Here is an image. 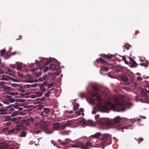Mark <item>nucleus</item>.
Returning <instances> with one entry per match:
<instances>
[{"label":"nucleus","instance_id":"f257e3e1","mask_svg":"<svg viewBox=\"0 0 149 149\" xmlns=\"http://www.w3.org/2000/svg\"><path fill=\"white\" fill-rule=\"evenodd\" d=\"M121 120L120 117L118 116L116 117L114 119L111 120V125L115 124V125L113 126V127L118 130H121L123 132H124V129H129L131 128L132 125H128L127 126H125L121 124H118V123Z\"/></svg>","mask_w":149,"mask_h":149},{"label":"nucleus","instance_id":"f03ea898","mask_svg":"<svg viewBox=\"0 0 149 149\" xmlns=\"http://www.w3.org/2000/svg\"><path fill=\"white\" fill-rule=\"evenodd\" d=\"M118 105L117 104H115L110 102H108L107 103V106H104L103 107L104 109L106 111H109V108L114 111H123L125 109L123 108H120L119 109L118 108Z\"/></svg>","mask_w":149,"mask_h":149},{"label":"nucleus","instance_id":"7ed1b4c3","mask_svg":"<svg viewBox=\"0 0 149 149\" xmlns=\"http://www.w3.org/2000/svg\"><path fill=\"white\" fill-rule=\"evenodd\" d=\"M141 96L143 97H149V85L147 84L145 87V89L140 88L139 90Z\"/></svg>","mask_w":149,"mask_h":149},{"label":"nucleus","instance_id":"20e7f679","mask_svg":"<svg viewBox=\"0 0 149 149\" xmlns=\"http://www.w3.org/2000/svg\"><path fill=\"white\" fill-rule=\"evenodd\" d=\"M43 111H42L40 113V116H42V117H44V119H47L49 118V116L50 109L47 108H45L43 109Z\"/></svg>","mask_w":149,"mask_h":149},{"label":"nucleus","instance_id":"39448f33","mask_svg":"<svg viewBox=\"0 0 149 149\" xmlns=\"http://www.w3.org/2000/svg\"><path fill=\"white\" fill-rule=\"evenodd\" d=\"M100 124L103 125H111V121L108 118H102L100 122Z\"/></svg>","mask_w":149,"mask_h":149},{"label":"nucleus","instance_id":"423d86ee","mask_svg":"<svg viewBox=\"0 0 149 149\" xmlns=\"http://www.w3.org/2000/svg\"><path fill=\"white\" fill-rule=\"evenodd\" d=\"M33 77L32 75L28 74L24 76V82L26 83H32L34 82V80L33 79Z\"/></svg>","mask_w":149,"mask_h":149},{"label":"nucleus","instance_id":"0eeeda50","mask_svg":"<svg viewBox=\"0 0 149 149\" xmlns=\"http://www.w3.org/2000/svg\"><path fill=\"white\" fill-rule=\"evenodd\" d=\"M8 97L6 99H4L2 101L5 104H8L10 103L14 102L15 99L12 98V97L8 96Z\"/></svg>","mask_w":149,"mask_h":149},{"label":"nucleus","instance_id":"6e6552de","mask_svg":"<svg viewBox=\"0 0 149 149\" xmlns=\"http://www.w3.org/2000/svg\"><path fill=\"white\" fill-rule=\"evenodd\" d=\"M91 95L92 98L96 96V99L98 102H102L101 96L98 94V93L94 92L92 91L91 93Z\"/></svg>","mask_w":149,"mask_h":149},{"label":"nucleus","instance_id":"1a4fd4ad","mask_svg":"<svg viewBox=\"0 0 149 149\" xmlns=\"http://www.w3.org/2000/svg\"><path fill=\"white\" fill-rule=\"evenodd\" d=\"M54 59V58H50L49 59H47V58H43V63L44 65H48L49 63Z\"/></svg>","mask_w":149,"mask_h":149},{"label":"nucleus","instance_id":"9d476101","mask_svg":"<svg viewBox=\"0 0 149 149\" xmlns=\"http://www.w3.org/2000/svg\"><path fill=\"white\" fill-rule=\"evenodd\" d=\"M96 61L97 62V63L96 64H98L100 63L105 65L109 64H107V62L105 60L102 58H100L99 59H97Z\"/></svg>","mask_w":149,"mask_h":149},{"label":"nucleus","instance_id":"9b49d317","mask_svg":"<svg viewBox=\"0 0 149 149\" xmlns=\"http://www.w3.org/2000/svg\"><path fill=\"white\" fill-rule=\"evenodd\" d=\"M34 120L33 118L32 117L27 118L26 119L22 120V122L24 124H27L30 123V122H33Z\"/></svg>","mask_w":149,"mask_h":149},{"label":"nucleus","instance_id":"f8f14e48","mask_svg":"<svg viewBox=\"0 0 149 149\" xmlns=\"http://www.w3.org/2000/svg\"><path fill=\"white\" fill-rule=\"evenodd\" d=\"M41 122H43V123L41 125V126L45 129H47V125L49 123V121L47 120H41Z\"/></svg>","mask_w":149,"mask_h":149},{"label":"nucleus","instance_id":"ddd939ff","mask_svg":"<svg viewBox=\"0 0 149 149\" xmlns=\"http://www.w3.org/2000/svg\"><path fill=\"white\" fill-rule=\"evenodd\" d=\"M110 136L107 134L104 135L101 139L104 142H106V141L110 139Z\"/></svg>","mask_w":149,"mask_h":149},{"label":"nucleus","instance_id":"4468645a","mask_svg":"<svg viewBox=\"0 0 149 149\" xmlns=\"http://www.w3.org/2000/svg\"><path fill=\"white\" fill-rule=\"evenodd\" d=\"M102 57L105 58L106 59L110 60L113 57V55H106L104 54H102L101 55Z\"/></svg>","mask_w":149,"mask_h":149},{"label":"nucleus","instance_id":"2eb2a0df","mask_svg":"<svg viewBox=\"0 0 149 149\" xmlns=\"http://www.w3.org/2000/svg\"><path fill=\"white\" fill-rule=\"evenodd\" d=\"M4 108H5V107H2V108H1L0 109V115L5 114L7 113V111L8 110Z\"/></svg>","mask_w":149,"mask_h":149},{"label":"nucleus","instance_id":"dca6fc26","mask_svg":"<svg viewBox=\"0 0 149 149\" xmlns=\"http://www.w3.org/2000/svg\"><path fill=\"white\" fill-rule=\"evenodd\" d=\"M84 109L82 108H81L79 111H77L75 112L76 113L78 116L80 115L81 114V112H82V116H84Z\"/></svg>","mask_w":149,"mask_h":149},{"label":"nucleus","instance_id":"f3484780","mask_svg":"<svg viewBox=\"0 0 149 149\" xmlns=\"http://www.w3.org/2000/svg\"><path fill=\"white\" fill-rule=\"evenodd\" d=\"M98 91V88L97 87L95 86H92V90H91L90 92V93L91 95V91H93L94 92L97 93Z\"/></svg>","mask_w":149,"mask_h":149},{"label":"nucleus","instance_id":"a211bd4d","mask_svg":"<svg viewBox=\"0 0 149 149\" xmlns=\"http://www.w3.org/2000/svg\"><path fill=\"white\" fill-rule=\"evenodd\" d=\"M17 73L19 76V78L24 79V76L23 75L22 72V71H18L17 72Z\"/></svg>","mask_w":149,"mask_h":149},{"label":"nucleus","instance_id":"6ab92c4d","mask_svg":"<svg viewBox=\"0 0 149 149\" xmlns=\"http://www.w3.org/2000/svg\"><path fill=\"white\" fill-rule=\"evenodd\" d=\"M26 132L25 131H22L20 133V134L18 136L19 137H24L26 136Z\"/></svg>","mask_w":149,"mask_h":149},{"label":"nucleus","instance_id":"aec40b11","mask_svg":"<svg viewBox=\"0 0 149 149\" xmlns=\"http://www.w3.org/2000/svg\"><path fill=\"white\" fill-rule=\"evenodd\" d=\"M101 134L100 132H97L95 134L92 135L91 136L94 138H98L100 135Z\"/></svg>","mask_w":149,"mask_h":149},{"label":"nucleus","instance_id":"412c9836","mask_svg":"<svg viewBox=\"0 0 149 149\" xmlns=\"http://www.w3.org/2000/svg\"><path fill=\"white\" fill-rule=\"evenodd\" d=\"M37 65L38 66L37 68H34V70H38V68L40 70H41L42 69L43 66L41 65L40 63L39 62L37 64Z\"/></svg>","mask_w":149,"mask_h":149},{"label":"nucleus","instance_id":"4be33fe9","mask_svg":"<svg viewBox=\"0 0 149 149\" xmlns=\"http://www.w3.org/2000/svg\"><path fill=\"white\" fill-rule=\"evenodd\" d=\"M53 127L55 130H58L59 127V125L58 123H55L53 124Z\"/></svg>","mask_w":149,"mask_h":149},{"label":"nucleus","instance_id":"5701e85b","mask_svg":"<svg viewBox=\"0 0 149 149\" xmlns=\"http://www.w3.org/2000/svg\"><path fill=\"white\" fill-rule=\"evenodd\" d=\"M121 78V80L124 82H127L128 80L127 77L125 76H122Z\"/></svg>","mask_w":149,"mask_h":149},{"label":"nucleus","instance_id":"b1692460","mask_svg":"<svg viewBox=\"0 0 149 149\" xmlns=\"http://www.w3.org/2000/svg\"><path fill=\"white\" fill-rule=\"evenodd\" d=\"M38 86L40 88V90L41 91H44L45 89V88L44 86H43V84H39Z\"/></svg>","mask_w":149,"mask_h":149},{"label":"nucleus","instance_id":"393cba45","mask_svg":"<svg viewBox=\"0 0 149 149\" xmlns=\"http://www.w3.org/2000/svg\"><path fill=\"white\" fill-rule=\"evenodd\" d=\"M15 132V128H14L11 130H8L7 133L8 135H10L12 133Z\"/></svg>","mask_w":149,"mask_h":149},{"label":"nucleus","instance_id":"a878e982","mask_svg":"<svg viewBox=\"0 0 149 149\" xmlns=\"http://www.w3.org/2000/svg\"><path fill=\"white\" fill-rule=\"evenodd\" d=\"M79 105L78 103H75L74 105L73 109L74 110L76 111L77 110L79 109Z\"/></svg>","mask_w":149,"mask_h":149},{"label":"nucleus","instance_id":"bb28decb","mask_svg":"<svg viewBox=\"0 0 149 149\" xmlns=\"http://www.w3.org/2000/svg\"><path fill=\"white\" fill-rule=\"evenodd\" d=\"M5 108L9 109V110L11 111H14V108L13 107V104L9 106L6 107Z\"/></svg>","mask_w":149,"mask_h":149},{"label":"nucleus","instance_id":"cd10ccee","mask_svg":"<svg viewBox=\"0 0 149 149\" xmlns=\"http://www.w3.org/2000/svg\"><path fill=\"white\" fill-rule=\"evenodd\" d=\"M22 67V65L20 64H16V68L17 70H21V69Z\"/></svg>","mask_w":149,"mask_h":149},{"label":"nucleus","instance_id":"c85d7f7f","mask_svg":"<svg viewBox=\"0 0 149 149\" xmlns=\"http://www.w3.org/2000/svg\"><path fill=\"white\" fill-rule=\"evenodd\" d=\"M58 142H59L60 145L61 146H66L65 143L64 142H63L62 141L60 140L58 141Z\"/></svg>","mask_w":149,"mask_h":149},{"label":"nucleus","instance_id":"c756f323","mask_svg":"<svg viewBox=\"0 0 149 149\" xmlns=\"http://www.w3.org/2000/svg\"><path fill=\"white\" fill-rule=\"evenodd\" d=\"M55 65L54 64L51 65L50 68V70H51L52 71H53L55 70Z\"/></svg>","mask_w":149,"mask_h":149},{"label":"nucleus","instance_id":"7c9ffc66","mask_svg":"<svg viewBox=\"0 0 149 149\" xmlns=\"http://www.w3.org/2000/svg\"><path fill=\"white\" fill-rule=\"evenodd\" d=\"M24 123L22 122V120H21V122L17 125L16 126L17 127H23V124Z\"/></svg>","mask_w":149,"mask_h":149},{"label":"nucleus","instance_id":"2f4dec72","mask_svg":"<svg viewBox=\"0 0 149 149\" xmlns=\"http://www.w3.org/2000/svg\"><path fill=\"white\" fill-rule=\"evenodd\" d=\"M6 50L4 49H3L0 51V53L1 54L0 55L1 56H2L5 53Z\"/></svg>","mask_w":149,"mask_h":149},{"label":"nucleus","instance_id":"473e14b6","mask_svg":"<svg viewBox=\"0 0 149 149\" xmlns=\"http://www.w3.org/2000/svg\"><path fill=\"white\" fill-rule=\"evenodd\" d=\"M101 69L102 70H103L104 71H106V72H107L109 70L108 68H107V67H103L102 66V67Z\"/></svg>","mask_w":149,"mask_h":149},{"label":"nucleus","instance_id":"72a5a7b5","mask_svg":"<svg viewBox=\"0 0 149 149\" xmlns=\"http://www.w3.org/2000/svg\"><path fill=\"white\" fill-rule=\"evenodd\" d=\"M42 93L40 91H38L36 93V95L38 97H40L42 95Z\"/></svg>","mask_w":149,"mask_h":149},{"label":"nucleus","instance_id":"f704fd0d","mask_svg":"<svg viewBox=\"0 0 149 149\" xmlns=\"http://www.w3.org/2000/svg\"><path fill=\"white\" fill-rule=\"evenodd\" d=\"M135 139L137 141H138V143H140L139 142V141L142 142L143 140V138H140L139 139H137L136 138H135Z\"/></svg>","mask_w":149,"mask_h":149},{"label":"nucleus","instance_id":"c9c22d12","mask_svg":"<svg viewBox=\"0 0 149 149\" xmlns=\"http://www.w3.org/2000/svg\"><path fill=\"white\" fill-rule=\"evenodd\" d=\"M11 86L13 87H19V85L16 84H11Z\"/></svg>","mask_w":149,"mask_h":149},{"label":"nucleus","instance_id":"e433bc0d","mask_svg":"<svg viewBox=\"0 0 149 149\" xmlns=\"http://www.w3.org/2000/svg\"><path fill=\"white\" fill-rule=\"evenodd\" d=\"M140 64L141 66H142L146 67H147L148 66V64L147 63H140Z\"/></svg>","mask_w":149,"mask_h":149},{"label":"nucleus","instance_id":"4c0bfd02","mask_svg":"<svg viewBox=\"0 0 149 149\" xmlns=\"http://www.w3.org/2000/svg\"><path fill=\"white\" fill-rule=\"evenodd\" d=\"M17 118H20L19 117H17L16 118H13L12 119V121L15 122Z\"/></svg>","mask_w":149,"mask_h":149},{"label":"nucleus","instance_id":"58836bf2","mask_svg":"<svg viewBox=\"0 0 149 149\" xmlns=\"http://www.w3.org/2000/svg\"><path fill=\"white\" fill-rule=\"evenodd\" d=\"M54 83H52L50 84H48V88H51L53 86H54Z\"/></svg>","mask_w":149,"mask_h":149},{"label":"nucleus","instance_id":"ea45409f","mask_svg":"<svg viewBox=\"0 0 149 149\" xmlns=\"http://www.w3.org/2000/svg\"><path fill=\"white\" fill-rule=\"evenodd\" d=\"M19 112L18 111H16L13 112L12 114L14 116L17 115Z\"/></svg>","mask_w":149,"mask_h":149},{"label":"nucleus","instance_id":"a19ab883","mask_svg":"<svg viewBox=\"0 0 149 149\" xmlns=\"http://www.w3.org/2000/svg\"><path fill=\"white\" fill-rule=\"evenodd\" d=\"M132 62V63L131 64V65L132 66V67H134L136 65H137V63H136V62H135V61L134 60Z\"/></svg>","mask_w":149,"mask_h":149},{"label":"nucleus","instance_id":"79ce46f5","mask_svg":"<svg viewBox=\"0 0 149 149\" xmlns=\"http://www.w3.org/2000/svg\"><path fill=\"white\" fill-rule=\"evenodd\" d=\"M65 124L67 126H70L71 124V121H69L68 122L66 123Z\"/></svg>","mask_w":149,"mask_h":149},{"label":"nucleus","instance_id":"37998d69","mask_svg":"<svg viewBox=\"0 0 149 149\" xmlns=\"http://www.w3.org/2000/svg\"><path fill=\"white\" fill-rule=\"evenodd\" d=\"M122 67H117L116 68V70L118 71H120L121 70H122Z\"/></svg>","mask_w":149,"mask_h":149},{"label":"nucleus","instance_id":"c03bdc74","mask_svg":"<svg viewBox=\"0 0 149 149\" xmlns=\"http://www.w3.org/2000/svg\"><path fill=\"white\" fill-rule=\"evenodd\" d=\"M42 84H43V86H48V82L47 81H44Z\"/></svg>","mask_w":149,"mask_h":149},{"label":"nucleus","instance_id":"a18cd8bd","mask_svg":"<svg viewBox=\"0 0 149 149\" xmlns=\"http://www.w3.org/2000/svg\"><path fill=\"white\" fill-rule=\"evenodd\" d=\"M19 107V106L18 105H17V104L15 105H13V108H15L16 109H18V108Z\"/></svg>","mask_w":149,"mask_h":149},{"label":"nucleus","instance_id":"49530a36","mask_svg":"<svg viewBox=\"0 0 149 149\" xmlns=\"http://www.w3.org/2000/svg\"><path fill=\"white\" fill-rule=\"evenodd\" d=\"M49 69V68L47 67H45L44 70H43V72H47Z\"/></svg>","mask_w":149,"mask_h":149},{"label":"nucleus","instance_id":"de8ad7c7","mask_svg":"<svg viewBox=\"0 0 149 149\" xmlns=\"http://www.w3.org/2000/svg\"><path fill=\"white\" fill-rule=\"evenodd\" d=\"M6 78L7 79V81H8V80H10L11 78L9 76H5Z\"/></svg>","mask_w":149,"mask_h":149},{"label":"nucleus","instance_id":"09e8293b","mask_svg":"<svg viewBox=\"0 0 149 149\" xmlns=\"http://www.w3.org/2000/svg\"><path fill=\"white\" fill-rule=\"evenodd\" d=\"M19 118H17L15 122V123H16L17 124H18L19 123L21 122L19 120Z\"/></svg>","mask_w":149,"mask_h":149},{"label":"nucleus","instance_id":"8fccbe9b","mask_svg":"<svg viewBox=\"0 0 149 149\" xmlns=\"http://www.w3.org/2000/svg\"><path fill=\"white\" fill-rule=\"evenodd\" d=\"M10 67H11L13 68H16V64H12L10 65Z\"/></svg>","mask_w":149,"mask_h":149},{"label":"nucleus","instance_id":"3c124183","mask_svg":"<svg viewBox=\"0 0 149 149\" xmlns=\"http://www.w3.org/2000/svg\"><path fill=\"white\" fill-rule=\"evenodd\" d=\"M48 77V76L47 74H45L42 76L43 79L45 80Z\"/></svg>","mask_w":149,"mask_h":149},{"label":"nucleus","instance_id":"603ef678","mask_svg":"<svg viewBox=\"0 0 149 149\" xmlns=\"http://www.w3.org/2000/svg\"><path fill=\"white\" fill-rule=\"evenodd\" d=\"M45 98L44 97H42L41 98L39 99L38 100H40L41 101H44L45 100Z\"/></svg>","mask_w":149,"mask_h":149},{"label":"nucleus","instance_id":"864d4df0","mask_svg":"<svg viewBox=\"0 0 149 149\" xmlns=\"http://www.w3.org/2000/svg\"><path fill=\"white\" fill-rule=\"evenodd\" d=\"M43 107L44 106L42 105H40L38 107V109L39 110H40L43 108Z\"/></svg>","mask_w":149,"mask_h":149},{"label":"nucleus","instance_id":"5fc2aeb1","mask_svg":"<svg viewBox=\"0 0 149 149\" xmlns=\"http://www.w3.org/2000/svg\"><path fill=\"white\" fill-rule=\"evenodd\" d=\"M66 126H66V125H65V124H63V125H61V127L62 129H63L64 128H65Z\"/></svg>","mask_w":149,"mask_h":149},{"label":"nucleus","instance_id":"6e6d98bb","mask_svg":"<svg viewBox=\"0 0 149 149\" xmlns=\"http://www.w3.org/2000/svg\"><path fill=\"white\" fill-rule=\"evenodd\" d=\"M1 79L3 80H7V79L6 78L5 76L2 77L1 78Z\"/></svg>","mask_w":149,"mask_h":149},{"label":"nucleus","instance_id":"4d7b16f0","mask_svg":"<svg viewBox=\"0 0 149 149\" xmlns=\"http://www.w3.org/2000/svg\"><path fill=\"white\" fill-rule=\"evenodd\" d=\"M21 130V128L20 127H18L15 128V131H19Z\"/></svg>","mask_w":149,"mask_h":149},{"label":"nucleus","instance_id":"13d9d810","mask_svg":"<svg viewBox=\"0 0 149 149\" xmlns=\"http://www.w3.org/2000/svg\"><path fill=\"white\" fill-rule=\"evenodd\" d=\"M71 146L72 147V148H77V145H74V144H71Z\"/></svg>","mask_w":149,"mask_h":149},{"label":"nucleus","instance_id":"bf43d9fd","mask_svg":"<svg viewBox=\"0 0 149 149\" xmlns=\"http://www.w3.org/2000/svg\"><path fill=\"white\" fill-rule=\"evenodd\" d=\"M3 88H4L5 89H9V88H10V87H8V86H6V85H5V86H4H4H3Z\"/></svg>","mask_w":149,"mask_h":149},{"label":"nucleus","instance_id":"052dcab7","mask_svg":"<svg viewBox=\"0 0 149 149\" xmlns=\"http://www.w3.org/2000/svg\"><path fill=\"white\" fill-rule=\"evenodd\" d=\"M97 111L96 110L94 109L92 111V113L93 114H95L96 113Z\"/></svg>","mask_w":149,"mask_h":149},{"label":"nucleus","instance_id":"680f3d73","mask_svg":"<svg viewBox=\"0 0 149 149\" xmlns=\"http://www.w3.org/2000/svg\"><path fill=\"white\" fill-rule=\"evenodd\" d=\"M100 116L98 114L96 115L95 116V118L96 119H98L99 118Z\"/></svg>","mask_w":149,"mask_h":149},{"label":"nucleus","instance_id":"e2e57ef3","mask_svg":"<svg viewBox=\"0 0 149 149\" xmlns=\"http://www.w3.org/2000/svg\"><path fill=\"white\" fill-rule=\"evenodd\" d=\"M137 79H138V80H140V81L142 80L143 79L141 77H137Z\"/></svg>","mask_w":149,"mask_h":149},{"label":"nucleus","instance_id":"0e129e2a","mask_svg":"<svg viewBox=\"0 0 149 149\" xmlns=\"http://www.w3.org/2000/svg\"><path fill=\"white\" fill-rule=\"evenodd\" d=\"M38 79H39V81H42L44 80L43 79L42 77H41L40 78H39Z\"/></svg>","mask_w":149,"mask_h":149},{"label":"nucleus","instance_id":"69168bd1","mask_svg":"<svg viewBox=\"0 0 149 149\" xmlns=\"http://www.w3.org/2000/svg\"><path fill=\"white\" fill-rule=\"evenodd\" d=\"M49 94H48L47 93L45 94V97H47L49 96Z\"/></svg>","mask_w":149,"mask_h":149},{"label":"nucleus","instance_id":"338daca9","mask_svg":"<svg viewBox=\"0 0 149 149\" xmlns=\"http://www.w3.org/2000/svg\"><path fill=\"white\" fill-rule=\"evenodd\" d=\"M18 109L19 110L21 111L23 109V108L22 107H19Z\"/></svg>","mask_w":149,"mask_h":149},{"label":"nucleus","instance_id":"774afa93","mask_svg":"<svg viewBox=\"0 0 149 149\" xmlns=\"http://www.w3.org/2000/svg\"><path fill=\"white\" fill-rule=\"evenodd\" d=\"M35 133L37 134H39V133H40V131L39 130H37V131H36L35 132Z\"/></svg>","mask_w":149,"mask_h":149}]
</instances>
